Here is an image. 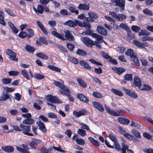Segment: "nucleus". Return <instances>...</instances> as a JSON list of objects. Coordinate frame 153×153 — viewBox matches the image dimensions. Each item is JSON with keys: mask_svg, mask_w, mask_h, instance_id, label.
<instances>
[{"mask_svg": "<svg viewBox=\"0 0 153 153\" xmlns=\"http://www.w3.org/2000/svg\"><path fill=\"white\" fill-rule=\"evenodd\" d=\"M111 2L110 3L111 6H118L120 9L121 11L125 10V0H111Z\"/></svg>", "mask_w": 153, "mask_h": 153, "instance_id": "1", "label": "nucleus"}, {"mask_svg": "<svg viewBox=\"0 0 153 153\" xmlns=\"http://www.w3.org/2000/svg\"><path fill=\"white\" fill-rule=\"evenodd\" d=\"M76 26L78 25L80 27H85L87 30L86 31H89L91 28V26L89 22L86 21H83V22L78 20H74Z\"/></svg>", "mask_w": 153, "mask_h": 153, "instance_id": "2", "label": "nucleus"}, {"mask_svg": "<svg viewBox=\"0 0 153 153\" xmlns=\"http://www.w3.org/2000/svg\"><path fill=\"white\" fill-rule=\"evenodd\" d=\"M84 33L86 35H91L93 37L96 39L99 43L101 42L103 40V37L102 36L94 33L91 30V29L89 31H85L82 33V34Z\"/></svg>", "mask_w": 153, "mask_h": 153, "instance_id": "3", "label": "nucleus"}, {"mask_svg": "<svg viewBox=\"0 0 153 153\" xmlns=\"http://www.w3.org/2000/svg\"><path fill=\"white\" fill-rule=\"evenodd\" d=\"M20 128H22L21 131L24 134L29 136H33V135L31 133H29L30 131V126L23 125L21 124L20 125Z\"/></svg>", "mask_w": 153, "mask_h": 153, "instance_id": "4", "label": "nucleus"}, {"mask_svg": "<svg viewBox=\"0 0 153 153\" xmlns=\"http://www.w3.org/2000/svg\"><path fill=\"white\" fill-rule=\"evenodd\" d=\"M48 101L52 103H61L62 102L61 100L58 99L56 96H54L51 95H49L46 97Z\"/></svg>", "mask_w": 153, "mask_h": 153, "instance_id": "5", "label": "nucleus"}, {"mask_svg": "<svg viewBox=\"0 0 153 153\" xmlns=\"http://www.w3.org/2000/svg\"><path fill=\"white\" fill-rule=\"evenodd\" d=\"M6 54L9 56V59L11 60L16 61H18V59L16 57V53L15 52L9 49H8L6 52Z\"/></svg>", "mask_w": 153, "mask_h": 153, "instance_id": "6", "label": "nucleus"}, {"mask_svg": "<svg viewBox=\"0 0 153 153\" xmlns=\"http://www.w3.org/2000/svg\"><path fill=\"white\" fill-rule=\"evenodd\" d=\"M82 40L83 42L88 47L92 48L93 45H95L94 41L88 37L83 38Z\"/></svg>", "mask_w": 153, "mask_h": 153, "instance_id": "7", "label": "nucleus"}, {"mask_svg": "<svg viewBox=\"0 0 153 153\" xmlns=\"http://www.w3.org/2000/svg\"><path fill=\"white\" fill-rule=\"evenodd\" d=\"M87 114V111L84 109H82L78 111L74 110L73 112V115H75L77 117H79L82 115H86Z\"/></svg>", "mask_w": 153, "mask_h": 153, "instance_id": "8", "label": "nucleus"}, {"mask_svg": "<svg viewBox=\"0 0 153 153\" xmlns=\"http://www.w3.org/2000/svg\"><path fill=\"white\" fill-rule=\"evenodd\" d=\"M52 34L54 36L58 38L62 39L63 40H65V38L64 37V35L62 34V35L59 34V33L57 32L55 28H53L52 29Z\"/></svg>", "mask_w": 153, "mask_h": 153, "instance_id": "9", "label": "nucleus"}, {"mask_svg": "<svg viewBox=\"0 0 153 153\" xmlns=\"http://www.w3.org/2000/svg\"><path fill=\"white\" fill-rule=\"evenodd\" d=\"M65 38L70 41H74V37L71 33L69 30H67L64 31Z\"/></svg>", "mask_w": 153, "mask_h": 153, "instance_id": "10", "label": "nucleus"}, {"mask_svg": "<svg viewBox=\"0 0 153 153\" xmlns=\"http://www.w3.org/2000/svg\"><path fill=\"white\" fill-rule=\"evenodd\" d=\"M77 8L80 10H88L89 9L90 5L85 4H79L78 5Z\"/></svg>", "mask_w": 153, "mask_h": 153, "instance_id": "11", "label": "nucleus"}, {"mask_svg": "<svg viewBox=\"0 0 153 153\" xmlns=\"http://www.w3.org/2000/svg\"><path fill=\"white\" fill-rule=\"evenodd\" d=\"M112 69L114 72L119 75H121L126 71V69L122 67H114Z\"/></svg>", "mask_w": 153, "mask_h": 153, "instance_id": "12", "label": "nucleus"}, {"mask_svg": "<svg viewBox=\"0 0 153 153\" xmlns=\"http://www.w3.org/2000/svg\"><path fill=\"white\" fill-rule=\"evenodd\" d=\"M97 30L98 32L102 35L106 36L107 34V30L101 26H98L97 27Z\"/></svg>", "mask_w": 153, "mask_h": 153, "instance_id": "13", "label": "nucleus"}, {"mask_svg": "<svg viewBox=\"0 0 153 153\" xmlns=\"http://www.w3.org/2000/svg\"><path fill=\"white\" fill-rule=\"evenodd\" d=\"M59 92L62 94L68 96L70 95V91L69 89L65 86L61 90H59Z\"/></svg>", "mask_w": 153, "mask_h": 153, "instance_id": "14", "label": "nucleus"}, {"mask_svg": "<svg viewBox=\"0 0 153 153\" xmlns=\"http://www.w3.org/2000/svg\"><path fill=\"white\" fill-rule=\"evenodd\" d=\"M94 107L99 111L103 112L104 111V108L101 104L98 102H94L92 103Z\"/></svg>", "mask_w": 153, "mask_h": 153, "instance_id": "15", "label": "nucleus"}, {"mask_svg": "<svg viewBox=\"0 0 153 153\" xmlns=\"http://www.w3.org/2000/svg\"><path fill=\"white\" fill-rule=\"evenodd\" d=\"M77 97L80 101L84 102L87 103L89 101V100L87 99L86 97L82 94H77Z\"/></svg>", "mask_w": 153, "mask_h": 153, "instance_id": "16", "label": "nucleus"}, {"mask_svg": "<svg viewBox=\"0 0 153 153\" xmlns=\"http://www.w3.org/2000/svg\"><path fill=\"white\" fill-rule=\"evenodd\" d=\"M118 120L120 123L125 125L128 124L130 123L129 120L124 117H119L118 119Z\"/></svg>", "mask_w": 153, "mask_h": 153, "instance_id": "17", "label": "nucleus"}, {"mask_svg": "<svg viewBox=\"0 0 153 153\" xmlns=\"http://www.w3.org/2000/svg\"><path fill=\"white\" fill-rule=\"evenodd\" d=\"M1 149L4 151L8 153L12 152L14 150L13 147L11 146H2Z\"/></svg>", "mask_w": 153, "mask_h": 153, "instance_id": "18", "label": "nucleus"}, {"mask_svg": "<svg viewBox=\"0 0 153 153\" xmlns=\"http://www.w3.org/2000/svg\"><path fill=\"white\" fill-rule=\"evenodd\" d=\"M36 124L39 127V129L43 132H45L46 130L45 124L41 121H37Z\"/></svg>", "mask_w": 153, "mask_h": 153, "instance_id": "19", "label": "nucleus"}, {"mask_svg": "<svg viewBox=\"0 0 153 153\" xmlns=\"http://www.w3.org/2000/svg\"><path fill=\"white\" fill-rule=\"evenodd\" d=\"M88 139L90 142L94 145L96 146H100V144L98 140H95L92 137H88Z\"/></svg>", "mask_w": 153, "mask_h": 153, "instance_id": "20", "label": "nucleus"}, {"mask_svg": "<svg viewBox=\"0 0 153 153\" xmlns=\"http://www.w3.org/2000/svg\"><path fill=\"white\" fill-rule=\"evenodd\" d=\"M133 43L136 46L140 48H144L145 47L144 44L140 42L137 40H134Z\"/></svg>", "mask_w": 153, "mask_h": 153, "instance_id": "21", "label": "nucleus"}, {"mask_svg": "<svg viewBox=\"0 0 153 153\" xmlns=\"http://www.w3.org/2000/svg\"><path fill=\"white\" fill-rule=\"evenodd\" d=\"M9 97L8 94L7 93L5 94L4 91H3L0 97V101H5L9 99Z\"/></svg>", "mask_w": 153, "mask_h": 153, "instance_id": "22", "label": "nucleus"}, {"mask_svg": "<svg viewBox=\"0 0 153 153\" xmlns=\"http://www.w3.org/2000/svg\"><path fill=\"white\" fill-rule=\"evenodd\" d=\"M4 13L2 11H0V24L4 26L6 25V23L4 20Z\"/></svg>", "mask_w": 153, "mask_h": 153, "instance_id": "23", "label": "nucleus"}, {"mask_svg": "<svg viewBox=\"0 0 153 153\" xmlns=\"http://www.w3.org/2000/svg\"><path fill=\"white\" fill-rule=\"evenodd\" d=\"M64 25H65L68 26L70 27H74L76 26V23H75V22L71 20H69L65 22Z\"/></svg>", "mask_w": 153, "mask_h": 153, "instance_id": "24", "label": "nucleus"}, {"mask_svg": "<svg viewBox=\"0 0 153 153\" xmlns=\"http://www.w3.org/2000/svg\"><path fill=\"white\" fill-rule=\"evenodd\" d=\"M121 145L122 148H120V151L122 152L121 153H126V151L128 149V146L127 144H125L124 143H122Z\"/></svg>", "mask_w": 153, "mask_h": 153, "instance_id": "25", "label": "nucleus"}, {"mask_svg": "<svg viewBox=\"0 0 153 153\" xmlns=\"http://www.w3.org/2000/svg\"><path fill=\"white\" fill-rule=\"evenodd\" d=\"M36 55L38 57L47 60L48 58V56L44 53L41 52L36 53Z\"/></svg>", "mask_w": 153, "mask_h": 153, "instance_id": "26", "label": "nucleus"}, {"mask_svg": "<svg viewBox=\"0 0 153 153\" xmlns=\"http://www.w3.org/2000/svg\"><path fill=\"white\" fill-rule=\"evenodd\" d=\"M76 54L81 56H85L87 55V53L86 51L83 50L78 49L76 52Z\"/></svg>", "mask_w": 153, "mask_h": 153, "instance_id": "27", "label": "nucleus"}, {"mask_svg": "<svg viewBox=\"0 0 153 153\" xmlns=\"http://www.w3.org/2000/svg\"><path fill=\"white\" fill-rule=\"evenodd\" d=\"M134 81L135 86L140 87L142 83L140 80L139 79L138 77L137 76H135L134 79Z\"/></svg>", "mask_w": 153, "mask_h": 153, "instance_id": "28", "label": "nucleus"}, {"mask_svg": "<svg viewBox=\"0 0 153 153\" xmlns=\"http://www.w3.org/2000/svg\"><path fill=\"white\" fill-rule=\"evenodd\" d=\"M34 120L33 119L29 118L25 120L22 123L25 124L31 125L34 122Z\"/></svg>", "mask_w": 153, "mask_h": 153, "instance_id": "29", "label": "nucleus"}, {"mask_svg": "<svg viewBox=\"0 0 153 153\" xmlns=\"http://www.w3.org/2000/svg\"><path fill=\"white\" fill-rule=\"evenodd\" d=\"M111 91L116 95L120 96L122 97L123 96V93L118 90L114 88H112L111 89Z\"/></svg>", "mask_w": 153, "mask_h": 153, "instance_id": "30", "label": "nucleus"}, {"mask_svg": "<svg viewBox=\"0 0 153 153\" xmlns=\"http://www.w3.org/2000/svg\"><path fill=\"white\" fill-rule=\"evenodd\" d=\"M152 87L149 85L143 84L142 86L139 87L140 90H143L149 91L152 89Z\"/></svg>", "mask_w": 153, "mask_h": 153, "instance_id": "31", "label": "nucleus"}, {"mask_svg": "<svg viewBox=\"0 0 153 153\" xmlns=\"http://www.w3.org/2000/svg\"><path fill=\"white\" fill-rule=\"evenodd\" d=\"M77 82L81 86L85 88L87 86V85L84 81L81 79L78 78L77 79Z\"/></svg>", "mask_w": 153, "mask_h": 153, "instance_id": "32", "label": "nucleus"}, {"mask_svg": "<svg viewBox=\"0 0 153 153\" xmlns=\"http://www.w3.org/2000/svg\"><path fill=\"white\" fill-rule=\"evenodd\" d=\"M26 51L30 53H33L35 50V49L30 45H27L25 47Z\"/></svg>", "mask_w": 153, "mask_h": 153, "instance_id": "33", "label": "nucleus"}, {"mask_svg": "<svg viewBox=\"0 0 153 153\" xmlns=\"http://www.w3.org/2000/svg\"><path fill=\"white\" fill-rule=\"evenodd\" d=\"M119 27L122 29L127 31H130V29L129 27L126 24L123 23H121Z\"/></svg>", "mask_w": 153, "mask_h": 153, "instance_id": "34", "label": "nucleus"}, {"mask_svg": "<svg viewBox=\"0 0 153 153\" xmlns=\"http://www.w3.org/2000/svg\"><path fill=\"white\" fill-rule=\"evenodd\" d=\"M131 132L136 137L138 138H140L141 137V135L140 134L139 131L136 129H134L131 130Z\"/></svg>", "mask_w": 153, "mask_h": 153, "instance_id": "35", "label": "nucleus"}, {"mask_svg": "<svg viewBox=\"0 0 153 153\" xmlns=\"http://www.w3.org/2000/svg\"><path fill=\"white\" fill-rule=\"evenodd\" d=\"M108 137L113 142L117 141V139L116 136L112 132H111L109 134Z\"/></svg>", "mask_w": 153, "mask_h": 153, "instance_id": "36", "label": "nucleus"}, {"mask_svg": "<svg viewBox=\"0 0 153 153\" xmlns=\"http://www.w3.org/2000/svg\"><path fill=\"white\" fill-rule=\"evenodd\" d=\"M48 68L52 70L56 71V72H60L61 71L60 68L57 67L53 66L52 65H49L48 66Z\"/></svg>", "mask_w": 153, "mask_h": 153, "instance_id": "37", "label": "nucleus"}, {"mask_svg": "<svg viewBox=\"0 0 153 153\" xmlns=\"http://www.w3.org/2000/svg\"><path fill=\"white\" fill-rule=\"evenodd\" d=\"M75 141L79 145H83L85 143V140L81 138H77L76 139Z\"/></svg>", "mask_w": 153, "mask_h": 153, "instance_id": "38", "label": "nucleus"}, {"mask_svg": "<svg viewBox=\"0 0 153 153\" xmlns=\"http://www.w3.org/2000/svg\"><path fill=\"white\" fill-rule=\"evenodd\" d=\"M139 35L140 36H147L150 35V33L147 30H142L138 33Z\"/></svg>", "mask_w": 153, "mask_h": 153, "instance_id": "39", "label": "nucleus"}, {"mask_svg": "<svg viewBox=\"0 0 153 153\" xmlns=\"http://www.w3.org/2000/svg\"><path fill=\"white\" fill-rule=\"evenodd\" d=\"M123 78L127 81H131L133 80L132 75L131 74H126L123 76Z\"/></svg>", "mask_w": 153, "mask_h": 153, "instance_id": "40", "label": "nucleus"}, {"mask_svg": "<svg viewBox=\"0 0 153 153\" xmlns=\"http://www.w3.org/2000/svg\"><path fill=\"white\" fill-rule=\"evenodd\" d=\"M131 28L132 31L136 33L138 32L140 29V27L135 25H133L131 26Z\"/></svg>", "mask_w": 153, "mask_h": 153, "instance_id": "41", "label": "nucleus"}, {"mask_svg": "<svg viewBox=\"0 0 153 153\" xmlns=\"http://www.w3.org/2000/svg\"><path fill=\"white\" fill-rule=\"evenodd\" d=\"M22 74L24 77L27 80H29V75L27 71L25 70L24 69L22 71Z\"/></svg>", "mask_w": 153, "mask_h": 153, "instance_id": "42", "label": "nucleus"}, {"mask_svg": "<svg viewBox=\"0 0 153 153\" xmlns=\"http://www.w3.org/2000/svg\"><path fill=\"white\" fill-rule=\"evenodd\" d=\"M34 77L35 78L38 80H41L45 77V76L44 75L37 73H34Z\"/></svg>", "mask_w": 153, "mask_h": 153, "instance_id": "43", "label": "nucleus"}, {"mask_svg": "<svg viewBox=\"0 0 153 153\" xmlns=\"http://www.w3.org/2000/svg\"><path fill=\"white\" fill-rule=\"evenodd\" d=\"M44 8L41 5H39L37 6V10L36 12V14H42L43 12Z\"/></svg>", "mask_w": 153, "mask_h": 153, "instance_id": "44", "label": "nucleus"}, {"mask_svg": "<svg viewBox=\"0 0 153 153\" xmlns=\"http://www.w3.org/2000/svg\"><path fill=\"white\" fill-rule=\"evenodd\" d=\"M16 149L18 151L21 153H30V152L18 146H16Z\"/></svg>", "mask_w": 153, "mask_h": 153, "instance_id": "45", "label": "nucleus"}, {"mask_svg": "<svg viewBox=\"0 0 153 153\" xmlns=\"http://www.w3.org/2000/svg\"><path fill=\"white\" fill-rule=\"evenodd\" d=\"M69 10L72 13H75L76 15H77L79 13L78 10H76L74 7H73L70 6L69 8Z\"/></svg>", "mask_w": 153, "mask_h": 153, "instance_id": "46", "label": "nucleus"}, {"mask_svg": "<svg viewBox=\"0 0 153 153\" xmlns=\"http://www.w3.org/2000/svg\"><path fill=\"white\" fill-rule=\"evenodd\" d=\"M60 13L63 16H69L70 15V13L66 9L61 10Z\"/></svg>", "mask_w": 153, "mask_h": 153, "instance_id": "47", "label": "nucleus"}, {"mask_svg": "<svg viewBox=\"0 0 153 153\" xmlns=\"http://www.w3.org/2000/svg\"><path fill=\"white\" fill-rule=\"evenodd\" d=\"M130 126L132 127H134L137 128V129H140V128L141 125L135 123L134 121H131V123L130 124Z\"/></svg>", "mask_w": 153, "mask_h": 153, "instance_id": "48", "label": "nucleus"}, {"mask_svg": "<svg viewBox=\"0 0 153 153\" xmlns=\"http://www.w3.org/2000/svg\"><path fill=\"white\" fill-rule=\"evenodd\" d=\"M143 11L145 14L149 16H152L153 15V13L151 10L148 8H145L143 9Z\"/></svg>", "mask_w": 153, "mask_h": 153, "instance_id": "49", "label": "nucleus"}, {"mask_svg": "<svg viewBox=\"0 0 153 153\" xmlns=\"http://www.w3.org/2000/svg\"><path fill=\"white\" fill-rule=\"evenodd\" d=\"M93 95L94 97L97 98H100L103 97V96L101 94L98 92H94L93 94Z\"/></svg>", "mask_w": 153, "mask_h": 153, "instance_id": "50", "label": "nucleus"}, {"mask_svg": "<svg viewBox=\"0 0 153 153\" xmlns=\"http://www.w3.org/2000/svg\"><path fill=\"white\" fill-rule=\"evenodd\" d=\"M118 19H117V20L118 21H123L125 20L126 18V16L124 14H119L118 15Z\"/></svg>", "mask_w": 153, "mask_h": 153, "instance_id": "51", "label": "nucleus"}, {"mask_svg": "<svg viewBox=\"0 0 153 153\" xmlns=\"http://www.w3.org/2000/svg\"><path fill=\"white\" fill-rule=\"evenodd\" d=\"M77 132L78 134L83 136H85L86 134L85 131L82 129H79Z\"/></svg>", "mask_w": 153, "mask_h": 153, "instance_id": "52", "label": "nucleus"}, {"mask_svg": "<svg viewBox=\"0 0 153 153\" xmlns=\"http://www.w3.org/2000/svg\"><path fill=\"white\" fill-rule=\"evenodd\" d=\"M56 47L59 48L61 51L63 52H67V51L65 50V49L64 47L62 45L60 44H57L56 45Z\"/></svg>", "mask_w": 153, "mask_h": 153, "instance_id": "53", "label": "nucleus"}, {"mask_svg": "<svg viewBox=\"0 0 153 153\" xmlns=\"http://www.w3.org/2000/svg\"><path fill=\"white\" fill-rule=\"evenodd\" d=\"M12 80L10 78H3L2 79L1 81L4 84H8L10 83Z\"/></svg>", "mask_w": 153, "mask_h": 153, "instance_id": "54", "label": "nucleus"}, {"mask_svg": "<svg viewBox=\"0 0 153 153\" xmlns=\"http://www.w3.org/2000/svg\"><path fill=\"white\" fill-rule=\"evenodd\" d=\"M8 74L10 76H16L19 74V72L16 71H11L8 72Z\"/></svg>", "mask_w": 153, "mask_h": 153, "instance_id": "55", "label": "nucleus"}, {"mask_svg": "<svg viewBox=\"0 0 153 153\" xmlns=\"http://www.w3.org/2000/svg\"><path fill=\"white\" fill-rule=\"evenodd\" d=\"M18 36L22 38L27 37V33L24 31H21L18 35Z\"/></svg>", "mask_w": 153, "mask_h": 153, "instance_id": "56", "label": "nucleus"}, {"mask_svg": "<svg viewBox=\"0 0 153 153\" xmlns=\"http://www.w3.org/2000/svg\"><path fill=\"white\" fill-rule=\"evenodd\" d=\"M114 148L117 151H119L120 150V146L117 141L114 142Z\"/></svg>", "mask_w": 153, "mask_h": 153, "instance_id": "57", "label": "nucleus"}, {"mask_svg": "<svg viewBox=\"0 0 153 153\" xmlns=\"http://www.w3.org/2000/svg\"><path fill=\"white\" fill-rule=\"evenodd\" d=\"M28 34H27V37L30 38L32 37L34 35V31L32 29H29L27 30Z\"/></svg>", "mask_w": 153, "mask_h": 153, "instance_id": "58", "label": "nucleus"}, {"mask_svg": "<svg viewBox=\"0 0 153 153\" xmlns=\"http://www.w3.org/2000/svg\"><path fill=\"white\" fill-rule=\"evenodd\" d=\"M125 54L130 56L134 54L133 50L131 49H128L125 52Z\"/></svg>", "mask_w": 153, "mask_h": 153, "instance_id": "59", "label": "nucleus"}, {"mask_svg": "<svg viewBox=\"0 0 153 153\" xmlns=\"http://www.w3.org/2000/svg\"><path fill=\"white\" fill-rule=\"evenodd\" d=\"M69 60L71 62L75 64H77L79 62L76 58L72 57H70Z\"/></svg>", "mask_w": 153, "mask_h": 153, "instance_id": "60", "label": "nucleus"}, {"mask_svg": "<svg viewBox=\"0 0 153 153\" xmlns=\"http://www.w3.org/2000/svg\"><path fill=\"white\" fill-rule=\"evenodd\" d=\"M88 14L89 16L91 18L97 19L98 17L97 14L93 12H89L88 13Z\"/></svg>", "mask_w": 153, "mask_h": 153, "instance_id": "61", "label": "nucleus"}, {"mask_svg": "<svg viewBox=\"0 0 153 153\" xmlns=\"http://www.w3.org/2000/svg\"><path fill=\"white\" fill-rule=\"evenodd\" d=\"M39 40L40 42L43 43L45 44H48V42H47V40L44 37H40L39 38Z\"/></svg>", "mask_w": 153, "mask_h": 153, "instance_id": "62", "label": "nucleus"}, {"mask_svg": "<svg viewBox=\"0 0 153 153\" xmlns=\"http://www.w3.org/2000/svg\"><path fill=\"white\" fill-rule=\"evenodd\" d=\"M142 40L143 41L145 40H152L153 41V37L146 36H143L141 37Z\"/></svg>", "mask_w": 153, "mask_h": 153, "instance_id": "63", "label": "nucleus"}, {"mask_svg": "<svg viewBox=\"0 0 153 153\" xmlns=\"http://www.w3.org/2000/svg\"><path fill=\"white\" fill-rule=\"evenodd\" d=\"M41 153H51V151L43 147L41 149Z\"/></svg>", "mask_w": 153, "mask_h": 153, "instance_id": "64", "label": "nucleus"}]
</instances>
